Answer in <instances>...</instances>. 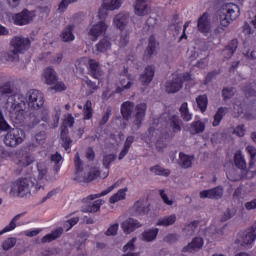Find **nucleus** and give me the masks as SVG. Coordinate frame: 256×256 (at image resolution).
<instances>
[{
    "label": "nucleus",
    "mask_w": 256,
    "mask_h": 256,
    "mask_svg": "<svg viewBox=\"0 0 256 256\" xmlns=\"http://www.w3.org/2000/svg\"><path fill=\"white\" fill-rule=\"evenodd\" d=\"M26 100V103H25ZM23 99V95L14 93L7 97L4 109L10 113V115H18V119L23 121L25 115L33 109V91H28Z\"/></svg>",
    "instance_id": "f257e3e1"
},
{
    "label": "nucleus",
    "mask_w": 256,
    "mask_h": 256,
    "mask_svg": "<svg viewBox=\"0 0 256 256\" xmlns=\"http://www.w3.org/2000/svg\"><path fill=\"white\" fill-rule=\"evenodd\" d=\"M240 15L239 6L235 3H225L219 11V22L221 26H218L214 30V35L219 36L225 33V28L231 25V22L235 21Z\"/></svg>",
    "instance_id": "f03ea898"
},
{
    "label": "nucleus",
    "mask_w": 256,
    "mask_h": 256,
    "mask_svg": "<svg viewBox=\"0 0 256 256\" xmlns=\"http://www.w3.org/2000/svg\"><path fill=\"white\" fill-rule=\"evenodd\" d=\"M185 81H191V74H173L172 79L165 83L166 93H178L183 89V83Z\"/></svg>",
    "instance_id": "7ed1b4c3"
},
{
    "label": "nucleus",
    "mask_w": 256,
    "mask_h": 256,
    "mask_svg": "<svg viewBox=\"0 0 256 256\" xmlns=\"http://www.w3.org/2000/svg\"><path fill=\"white\" fill-rule=\"evenodd\" d=\"M33 96L34 107L36 105L38 109H41V111L35 112L36 118L34 119V123H39V119L47 121L49 119V110L43 108V105H45V96L39 90H33Z\"/></svg>",
    "instance_id": "20e7f679"
},
{
    "label": "nucleus",
    "mask_w": 256,
    "mask_h": 256,
    "mask_svg": "<svg viewBox=\"0 0 256 256\" xmlns=\"http://www.w3.org/2000/svg\"><path fill=\"white\" fill-rule=\"evenodd\" d=\"M25 131L20 128H12L4 137V143L7 147H17L23 143Z\"/></svg>",
    "instance_id": "39448f33"
},
{
    "label": "nucleus",
    "mask_w": 256,
    "mask_h": 256,
    "mask_svg": "<svg viewBox=\"0 0 256 256\" xmlns=\"http://www.w3.org/2000/svg\"><path fill=\"white\" fill-rule=\"evenodd\" d=\"M14 155L18 158L20 167H29L33 163V147L31 145L15 150Z\"/></svg>",
    "instance_id": "423d86ee"
},
{
    "label": "nucleus",
    "mask_w": 256,
    "mask_h": 256,
    "mask_svg": "<svg viewBox=\"0 0 256 256\" xmlns=\"http://www.w3.org/2000/svg\"><path fill=\"white\" fill-rule=\"evenodd\" d=\"M31 47V40L29 38H25L23 36H14L10 40V49H14V51L18 55H23L26 51H29Z\"/></svg>",
    "instance_id": "0eeeda50"
},
{
    "label": "nucleus",
    "mask_w": 256,
    "mask_h": 256,
    "mask_svg": "<svg viewBox=\"0 0 256 256\" xmlns=\"http://www.w3.org/2000/svg\"><path fill=\"white\" fill-rule=\"evenodd\" d=\"M134 109H135V115H134V120L132 125V131H139V129H141V125L147 113V104L146 103L137 104Z\"/></svg>",
    "instance_id": "6e6552de"
},
{
    "label": "nucleus",
    "mask_w": 256,
    "mask_h": 256,
    "mask_svg": "<svg viewBox=\"0 0 256 256\" xmlns=\"http://www.w3.org/2000/svg\"><path fill=\"white\" fill-rule=\"evenodd\" d=\"M131 23V16L128 12H120L113 17L112 25L120 31H125Z\"/></svg>",
    "instance_id": "1a4fd4ad"
},
{
    "label": "nucleus",
    "mask_w": 256,
    "mask_h": 256,
    "mask_svg": "<svg viewBox=\"0 0 256 256\" xmlns=\"http://www.w3.org/2000/svg\"><path fill=\"white\" fill-rule=\"evenodd\" d=\"M107 29H109V25L105 23V20H100L96 24H93L90 26L88 30V35L94 39V41H97L99 37L102 35H105L107 33Z\"/></svg>",
    "instance_id": "9d476101"
},
{
    "label": "nucleus",
    "mask_w": 256,
    "mask_h": 256,
    "mask_svg": "<svg viewBox=\"0 0 256 256\" xmlns=\"http://www.w3.org/2000/svg\"><path fill=\"white\" fill-rule=\"evenodd\" d=\"M131 211L134 217H145V215H149L151 205L145 200H138L132 206Z\"/></svg>",
    "instance_id": "9b49d317"
},
{
    "label": "nucleus",
    "mask_w": 256,
    "mask_h": 256,
    "mask_svg": "<svg viewBox=\"0 0 256 256\" xmlns=\"http://www.w3.org/2000/svg\"><path fill=\"white\" fill-rule=\"evenodd\" d=\"M123 1L125 0H104L102 4V9L99 10L98 17H100V19H103V17H107L106 11H116L117 9H121Z\"/></svg>",
    "instance_id": "f8f14e48"
},
{
    "label": "nucleus",
    "mask_w": 256,
    "mask_h": 256,
    "mask_svg": "<svg viewBox=\"0 0 256 256\" xmlns=\"http://www.w3.org/2000/svg\"><path fill=\"white\" fill-rule=\"evenodd\" d=\"M223 193H225V190L223 189V187L217 186L215 188L200 192V198L214 199L215 201H219V199H223Z\"/></svg>",
    "instance_id": "ddd939ff"
},
{
    "label": "nucleus",
    "mask_w": 256,
    "mask_h": 256,
    "mask_svg": "<svg viewBox=\"0 0 256 256\" xmlns=\"http://www.w3.org/2000/svg\"><path fill=\"white\" fill-rule=\"evenodd\" d=\"M12 191L17 192L19 197H27V195L30 197L31 188H29V181L27 178H23L16 182L12 187Z\"/></svg>",
    "instance_id": "4468645a"
},
{
    "label": "nucleus",
    "mask_w": 256,
    "mask_h": 256,
    "mask_svg": "<svg viewBox=\"0 0 256 256\" xmlns=\"http://www.w3.org/2000/svg\"><path fill=\"white\" fill-rule=\"evenodd\" d=\"M31 12L29 10L24 9L20 13L12 14V21L14 25H17L18 27H23V25H29L31 22Z\"/></svg>",
    "instance_id": "2eb2a0df"
},
{
    "label": "nucleus",
    "mask_w": 256,
    "mask_h": 256,
    "mask_svg": "<svg viewBox=\"0 0 256 256\" xmlns=\"http://www.w3.org/2000/svg\"><path fill=\"white\" fill-rule=\"evenodd\" d=\"M151 12V7L147 3V0H136L134 4V13L138 17H145Z\"/></svg>",
    "instance_id": "dca6fc26"
},
{
    "label": "nucleus",
    "mask_w": 256,
    "mask_h": 256,
    "mask_svg": "<svg viewBox=\"0 0 256 256\" xmlns=\"http://www.w3.org/2000/svg\"><path fill=\"white\" fill-rule=\"evenodd\" d=\"M203 247V238H193L190 243L182 248L183 253H197Z\"/></svg>",
    "instance_id": "f3484780"
},
{
    "label": "nucleus",
    "mask_w": 256,
    "mask_h": 256,
    "mask_svg": "<svg viewBox=\"0 0 256 256\" xmlns=\"http://www.w3.org/2000/svg\"><path fill=\"white\" fill-rule=\"evenodd\" d=\"M121 227H122L124 233L129 235V233H133V231H135V229H139V228L143 227V224H141V222H139V220H135L133 218H128L126 221H124L121 224Z\"/></svg>",
    "instance_id": "a211bd4d"
},
{
    "label": "nucleus",
    "mask_w": 256,
    "mask_h": 256,
    "mask_svg": "<svg viewBox=\"0 0 256 256\" xmlns=\"http://www.w3.org/2000/svg\"><path fill=\"white\" fill-rule=\"evenodd\" d=\"M43 78L46 85H55L57 81H59V76H57V72L51 67H47L43 71Z\"/></svg>",
    "instance_id": "6ab92c4d"
},
{
    "label": "nucleus",
    "mask_w": 256,
    "mask_h": 256,
    "mask_svg": "<svg viewBox=\"0 0 256 256\" xmlns=\"http://www.w3.org/2000/svg\"><path fill=\"white\" fill-rule=\"evenodd\" d=\"M198 29L204 35L211 32V22H209V15L203 14L198 20Z\"/></svg>",
    "instance_id": "aec40b11"
},
{
    "label": "nucleus",
    "mask_w": 256,
    "mask_h": 256,
    "mask_svg": "<svg viewBox=\"0 0 256 256\" xmlns=\"http://www.w3.org/2000/svg\"><path fill=\"white\" fill-rule=\"evenodd\" d=\"M256 239V226L248 229L246 233L242 235L241 243L243 246L245 245H253Z\"/></svg>",
    "instance_id": "412c9836"
},
{
    "label": "nucleus",
    "mask_w": 256,
    "mask_h": 256,
    "mask_svg": "<svg viewBox=\"0 0 256 256\" xmlns=\"http://www.w3.org/2000/svg\"><path fill=\"white\" fill-rule=\"evenodd\" d=\"M159 235V228H149L142 232L141 240L145 241L146 243H153L157 239Z\"/></svg>",
    "instance_id": "4be33fe9"
},
{
    "label": "nucleus",
    "mask_w": 256,
    "mask_h": 256,
    "mask_svg": "<svg viewBox=\"0 0 256 256\" xmlns=\"http://www.w3.org/2000/svg\"><path fill=\"white\" fill-rule=\"evenodd\" d=\"M153 77H155V67L146 66L143 74L141 75L140 81L142 85H149V83L153 81Z\"/></svg>",
    "instance_id": "5701e85b"
},
{
    "label": "nucleus",
    "mask_w": 256,
    "mask_h": 256,
    "mask_svg": "<svg viewBox=\"0 0 256 256\" xmlns=\"http://www.w3.org/2000/svg\"><path fill=\"white\" fill-rule=\"evenodd\" d=\"M134 109H135V103L133 102L126 101L122 104L121 113L125 121H129V119H131V115H133Z\"/></svg>",
    "instance_id": "b1692460"
},
{
    "label": "nucleus",
    "mask_w": 256,
    "mask_h": 256,
    "mask_svg": "<svg viewBox=\"0 0 256 256\" xmlns=\"http://www.w3.org/2000/svg\"><path fill=\"white\" fill-rule=\"evenodd\" d=\"M158 45L159 44L157 43V40H155V37L151 36L149 38L148 46H147V48L145 50V53H144V60L145 61H149V59H151V55L155 54V51H156Z\"/></svg>",
    "instance_id": "393cba45"
},
{
    "label": "nucleus",
    "mask_w": 256,
    "mask_h": 256,
    "mask_svg": "<svg viewBox=\"0 0 256 256\" xmlns=\"http://www.w3.org/2000/svg\"><path fill=\"white\" fill-rule=\"evenodd\" d=\"M99 175H101V172H99L97 168H92L87 176H84L83 178L76 176L75 181H78L79 183H91V181H95Z\"/></svg>",
    "instance_id": "a878e982"
},
{
    "label": "nucleus",
    "mask_w": 256,
    "mask_h": 256,
    "mask_svg": "<svg viewBox=\"0 0 256 256\" xmlns=\"http://www.w3.org/2000/svg\"><path fill=\"white\" fill-rule=\"evenodd\" d=\"M177 221V215L171 214L170 216H164L158 219L156 225L157 227H171V225H175Z\"/></svg>",
    "instance_id": "bb28decb"
},
{
    "label": "nucleus",
    "mask_w": 256,
    "mask_h": 256,
    "mask_svg": "<svg viewBox=\"0 0 256 256\" xmlns=\"http://www.w3.org/2000/svg\"><path fill=\"white\" fill-rule=\"evenodd\" d=\"M63 228L58 227L55 230H53L51 233L45 235L41 241L42 243H51V241H55L56 239H59L61 235H63Z\"/></svg>",
    "instance_id": "cd10ccee"
},
{
    "label": "nucleus",
    "mask_w": 256,
    "mask_h": 256,
    "mask_svg": "<svg viewBox=\"0 0 256 256\" xmlns=\"http://www.w3.org/2000/svg\"><path fill=\"white\" fill-rule=\"evenodd\" d=\"M238 45L239 42L237 40H232L222 51L223 57H225V59H231V57H233V53L237 51Z\"/></svg>",
    "instance_id": "c85d7f7f"
},
{
    "label": "nucleus",
    "mask_w": 256,
    "mask_h": 256,
    "mask_svg": "<svg viewBox=\"0 0 256 256\" xmlns=\"http://www.w3.org/2000/svg\"><path fill=\"white\" fill-rule=\"evenodd\" d=\"M111 38L104 37L96 44V51L98 53H107L111 49Z\"/></svg>",
    "instance_id": "c756f323"
},
{
    "label": "nucleus",
    "mask_w": 256,
    "mask_h": 256,
    "mask_svg": "<svg viewBox=\"0 0 256 256\" xmlns=\"http://www.w3.org/2000/svg\"><path fill=\"white\" fill-rule=\"evenodd\" d=\"M60 139L62 141V147L65 151H69L71 145H73V140L69 137V129H64L60 132Z\"/></svg>",
    "instance_id": "7c9ffc66"
},
{
    "label": "nucleus",
    "mask_w": 256,
    "mask_h": 256,
    "mask_svg": "<svg viewBox=\"0 0 256 256\" xmlns=\"http://www.w3.org/2000/svg\"><path fill=\"white\" fill-rule=\"evenodd\" d=\"M169 123L173 133H179L181 131V125H183V120H181L179 116H169Z\"/></svg>",
    "instance_id": "2f4dec72"
},
{
    "label": "nucleus",
    "mask_w": 256,
    "mask_h": 256,
    "mask_svg": "<svg viewBox=\"0 0 256 256\" xmlns=\"http://www.w3.org/2000/svg\"><path fill=\"white\" fill-rule=\"evenodd\" d=\"M193 162V158L183 152H180L178 165L182 167V169H189Z\"/></svg>",
    "instance_id": "473e14b6"
},
{
    "label": "nucleus",
    "mask_w": 256,
    "mask_h": 256,
    "mask_svg": "<svg viewBox=\"0 0 256 256\" xmlns=\"http://www.w3.org/2000/svg\"><path fill=\"white\" fill-rule=\"evenodd\" d=\"M189 131L191 135H199V133H203V131H205V123L201 120L194 121L190 124Z\"/></svg>",
    "instance_id": "72a5a7b5"
},
{
    "label": "nucleus",
    "mask_w": 256,
    "mask_h": 256,
    "mask_svg": "<svg viewBox=\"0 0 256 256\" xmlns=\"http://www.w3.org/2000/svg\"><path fill=\"white\" fill-rule=\"evenodd\" d=\"M234 165L242 171H245V169H247V162L245 161V157L243 156V154H241V151L235 153Z\"/></svg>",
    "instance_id": "f704fd0d"
},
{
    "label": "nucleus",
    "mask_w": 256,
    "mask_h": 256,
    "mask_svg": "<svg viewBox=\"0 0 256 256\" xmlns=\"http://www.w3.org/2000/svg\"><path fill=\"white\" fill-rule=\"evenodd\" d=\"M133 141H135L134 136H128L126 138V141L124 143V147H123V149L121 150V152L119 154V161L124 159L125 155H127V153H129V149H131V145H133Z\"/></svg>",
    "instance_id": "c9c22d12"
},
{
    "label": "nucleus",
    "mask_w": 256,
    "mask_h": 256,
    "mask_svg": "<svg viewBox=\"0 0 256 256\" xmlns=\"http://www.w3.org/2000/svg\"><path fill=\"white\" fill-rule=\"evenodd\" d=\"M10 95H15V91L11 82H6L0 86V97H10Z\"/></svg>",
    "instance_id": "e433bc0d"
},
{
    "label": "nucleus",
    "mask_w": 256,
    "mask_h": 256,
    "mask_svg": "<svg viewBox=\"0 0 256 256\" xmlns=\"http://www.w3.org/2000/svg\"><path fill=\"white\" fill-rule=\"evenodd\" d=\"M179 112L183 121L189 122L191 119H193V114L189 113V106L187 102L182 103L179 108Z\"/></svg>",
    "instance_id": "4c0bfd02"
},
{
    "label": "nucleus",
    "mask_w": 256,
    "mask_h": 256,
    "mask_svg": "<svg viewBox=\"0 0 256 256\" xmlns=\"http://www.w3.org/2000/svg\"><path fill=\"white\" fill-rule=\"evenodd\" d=\"M23 215H25V212L16 215L8 224V226H6L2 231H0V235H3V233H9V231H13V229L17 227V221H19V219H21Z\"/></svg>",
    "instance_id": "58836bf2"
},
{
    "label": "nucleus",
    "mask_w": 256,
    "mask_h": 256,
    "mask_svg": "<svg viewBox=\"0 0 256 256\" xmlns=\"http://www.w3.org/2000/svg\"><path fill=\"white\" fill-rule=\"evenodd\" d=\"M105 201L102 199L96 200L93 204L89 205L87 208L82 209L83 213H97L101 209V205H103Z\"/></svg>",
    "instance_id": "ea45409f"
},
{
    "label": "nucleus",
    "mask_w": 256,
    "mask_h": 256,
    "mask_svg": "<svg viewBox=\"0 0 256 256\" xmlns=\"http://www.w3.org/2000/svg\"><path fill=\"white\" fill-rule=\"evenodd\" d=\"M88 73L91 77H94V79H101V77H103V71L99 65H89Z\"/></svg>",
    "instance_id": "a19ab883"
},
{
    "label": "nucleus",
    "mask_w": 256,
    "mask_h": 256,
    "mask_svg": "<svg viewBox=\"0 0 256 256\" xmlns=\"http://www.w3.org/2000/svg\"><path fill=\"white\" fill-rule=\"evenodd\" d=\"M2 57L9 63H15V61H19V54L13 48L10 51L4 52Z\"/></svg>",
    "instance_id": "79ce46f5"
},
{
    "label": "nucleus",
    "mask_w": 256,
    "mask_h": 256,
    "mask_svg": "<svg viewBox=\"0 0 256 256\" xmlns=\"http://www.w3.org/2000/svg\"><path fill=\"white\" fill-rule=\"evenodd\" d=\"M150 171L151 173H154V175H160L162 177H169V175H171V171L169 169H165L159 165L151 167Z\"/></svg>",
    "instance_id": "37998d69"
},
{
    "label": "nucleus",
    "mask_w": 256,
    "mask_h": 256,
    "mask_svg": "<svg viewBox=\"0 0 256 256\" xmlns=\"http://www.w3.org/2000/svg\"><path fill=\"white\" fill-rule=\"evenodd\" d=\"M62 38L65 43H69L70 41H75V35L73 34V26H68L62 32Z\"/></svg>",
    "instance_id": "c03bdc74"
},
{
    "label": "nucleus",
    "mask_w": 256,
    "mask_h": 256,
    "mask_svg": "<svg viewBox=\"0 0 256 256\" xmlns=\"http://www.w3.org/2000/svg\"><path fill=\"white\" fill-rule=\"evenodd\" d=\"M199 227V221L195 220L191 222L190 224L186 225L183 228L184 233L187 235V237H191L192 235L195 234V230Z\"/></svg>",
    "instance_id": "a18cd8bd"
},
{
    "label": "nucleus",
    "mask_w": 256,
    "mask_h": 256,
    "mask_svg": "<svg viewBox=\"0 0 256 256\" xmlns=\"http://www.w3.org/2000/svg\"><path fill=\"white\" fill-rule=\"evenodd\" d=\"M84 119L89 120L93 117V103L87 100L83 108Z\"/></svg>",
    "instance_id": "49530a36"
},
{
    "label": "nucleus",
    "mask_w": 256,
    "mask_h": 256,
    "mask_svg": "<svg viewBox=\"0 0 256 256\" xmlns=\"http://www.w3.org/2000/svg\"><path fill=\"white\" fill-rule=\"evenodd\" d=\"M196 103L202 113H205V111H207V103H208L207 95L198 96L196 98Z\"/></svg>",
    "instance_id": "de8ad7c7"
},
{
    "label": "nucleus",
    "mask_w": 256,
    "mask_h": 256,
    "mask_svg": "<svg viewBox=\"0 0 256 256\" xmlns=\"http://www.w3.org/2000/svg\"><path fill=\"white\" fill-rule=\"evenodd\" d=\"M146 143H151L157 139V130L154 127H150L144 134Z\"/></svg>",
    "instance_id": "09e8293b"
},
{
    "label": "nucleus",
    "mask_w": 256,
    "mask_h": 256,
    "mask_svg": "<svg viewBox=\"0 0 256 256\" xmlns=\"http://www.w3.org/2000/svg\"><path fill=\"white\" fill-rule=\"evenodd\" d=\"M120 85L115 89V93H123V91L127 90V89H131V87H133V83L131 82V80H126V79H121L120 80Z\"/></svg>",
    "instance_id": "8fccbe9b"
},
{
    "label": "nucleus",
    "mask_w": 256,
    "mask_h": 256,
    "mask_svg": "<svg viewBox=\"0 0 256 256\" xmlns=\"http://www.w3.org/2000/svg\"><path fill=\"white\" fill-rule=\"evenodd\" d=\"M51 161H52V163H54L53 169L57 173L59 171V169H61V166L59 165V163H61V161H63V156H61V154L56 152L55 154H53L51 156Z\"/></svg>",
    "instance_id": "3c124183"
},
{
    "label": "nucleus",
    "mask_w": 256,
    "mask_h": 256,
    "mask_svg": "<svg viewBox=\"0 0 256 256\" xmlns=\"http://www.w3.org/2000/svg\"><path fill=\"white\" fill-rule=\"evenodd\" d=\"M116 187H117V184H113L112 186H109L106 190L102 191L101 193L88 196V199H90V201H93V199H99V197H104V195H109V193H111V191H113V189H115Z\"/></svg>",
    "instance_id": "603ef678"
},
{
    "label": "nucleus",
    "mask_w": 256,
    "mask_h": 256,
    "mask_svg": "<svg viewBox=\"0 0 256 256\" xmlns=\"http://www.w3.org/2000/svg\"><path fill=\"white\" fill-rule=\"evenodd\" d=\"M37 173L39 181L45 178V175H47V165H45V162L37 163Z\"/></svg>",
    "instance_id": "864d4df0"
},
{
    "label": "nucleus",
    "mask_w": 256,
    "mask_h": 256,
    "mask_svg": "<svg viewBox=\"0 0 256 256\" xmlns=\"http://www.w3.org/2000/svg\"><path fill=\"white\" fill-rule=\"evenodd\" d=\"M223 117H225V108L221 107L214 116L213 126L217 127V125H219L223 120Z\"/></svg>",
    "instance_id": "5fc2aeb1"
},
{
    "label": "nucleus",
    "mask_w": 256,
    "mask_h": 256,
    "mask_svg": "<svg viewBox=\"0 0 256 256\" xmlns=\"http://www.w3.org/2000/svg\"><path fill=\"white\" fill-rule=\"evenodd\" d=\"M54 86H51L48 88V91H54L55 93H61L62 91L67 90V86L63 82H59V80L56 81Z\"/></svg>",
    "instance_id": "6e6d98bb"
},
{
    "label": "nucleus",
    "mask_w": 256,
    "mask_h": 256,
    "mask_svg": "<svg viewBox=\"0 0 256 256\" xmlns=\"http://www.w3.org/2000/svg\"><path fill=\"white\" fill-rule=\"evenodd\" d=\"M125 189H120L116 194L110 197L109 203H117L118 201H123L125 199Z\"/></svg>",
    "instance_id": "4d7b16f0"
},
{
    "label": "nucleus",
    "mask_w": 256,
    "mask_h": 256,
    "mask_svg": "<svg viewBox=\"0 0 256 256\" xmlns=\"http://www.w3.org/2000/svg\"><path fill=\"white\" fill-rule=\"evenodd\" d=\"M115 159H117V155L115 154L105 155L102 160L105 169H109V167H111V164L113 163V161H115Z\"/></svg>",
    "instance_id": "13d9d810"
},
{
    "label": "nucleus",
    "mask_w": 256,
    "mask_h": 256,
    "mask_svg": "<svg viewBox=\"0 0 256 256\" xmlns=\"http://www.w3.org/2000/svg\"><path fill=\"white\" fill-rule=\"evenodd\" d=\"M235 96V92L233 91V87H225L222 90V97L224 101H227L228 99H233Z\"/></svg>",
    "instance_id": "bf43d9fd"
},
{
    "label": "nucleus",
    "mask_w": 256,
    "mask_h": 256,
    "mask_svg": "<svg viewBox=\"0 0 256 256\" xmlns=\"http://www.w3.org/2000/svg\"><path fill=\"white\" fill-rule=\"evenodd\" d=\"M74 164H75L76 173L77 174L81 173L83 171V160H81V156H79V152L75 154Z\"/></svg>",
    "instance_id": "052dcab7"
},
{
    "label": "nucleus",
    "mask_w": 256,
    "mask_h": 256,
    "mask_svg": "<svg viewBox=\"0 0 256 256\" xmlns=\"http://www.w3.org/2000/svg\"><path fill=\"white\" fill-rule=\"evenodd\" d=\"M16 243H17V239L8 238L2 243V249L4 251H9V249H12V247H15Z\"/></svg>",
    "instance_id": "680f3d73"
},
{
    "label": "nucleus",
    "mask_w": 256,
    "mask_h": 256,
    "mask_svg": "<svg viewBox=\"0 0 256 256\" xmlns=\"http://www.w3.org/2000/svg\"><path fill=\"white\" fill-rule=\"evenodd\" d=\"M246 151H248L250 155V162H249V168L253 167L255 165V157H256V148L253 146H248L246 148Z\"/></svg>",
    "instance_id": "e2e57ef3"
},
{
    "label": "nucleus",
    "mask_w": 256,
    "mask_h": 256,
    "mask_svg": "<svg viewBox=\"0 0 256 256\" xmlns=\"http://www.w3.org/2000/svg\"><path fill=\"white\" fill-rule=\"evenodd\" d=\"M137 241V237L132 238L124 247V253H133L135 251V242Z\"/></svg>",
    "instance_id": "0e129e2a"
},
{
    "label": "nucleus",
    "mask_w": 256,
    "mask_h": 256,
    "mask_svg": "<svg viewBox=\"0 0 256 256\" xmlns=\"http://www.w3.org/2000/svg\"><path fill=\"white\" fill-rule=\"evenodd\" d=\"M237 210L235 208H227L222 216V221H229L232 217H235Z\"/></svg>",
    "instance_id": "69168bd1"
},
{
    "label": "nucleus",
    "mask_w": 256,
    "mask_h": 256,
    "mask_svg": "<svg viewBox=\"0 0 256 256\" xmlns=\"http://www.w3.org/2000/svg\"><path fill=\"white\" fill-rule=\"evenodd\" d=\"M75 123V118H73L72 115H69L67 119L64 120L63 125H61V131H65V129H68L67 127H73Z\"/></svg>",
    "instance_id": "338daca9"
},
{
    "label": "nucleus",
    "mask_w": 256,
    "mask_h": 256,
    "mask_svg": "<svg viewBox=\"0 0 256 256\" xmlns=\"http://www.w3.org/2000/svg\"><path fill=\"white\" fill-rule=\"evenodd\" d=\"M165 243H177L179 241V234H168L164 237Z\"/></svg>",
    "instance_id": "774afa93"
}]
</instances>
